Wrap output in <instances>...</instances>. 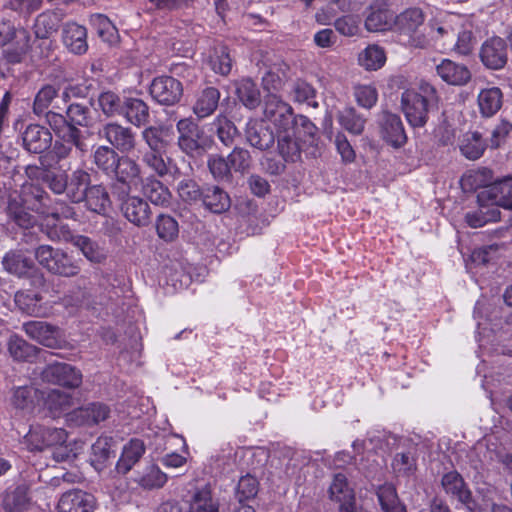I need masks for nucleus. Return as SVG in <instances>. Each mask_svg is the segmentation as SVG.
<instances>
[{"instance_id":"de8ad7c7","label":"nucleus","mask_w":512,"mask_h":512,"mask_svg":"<svg viewBox=\"0 0 512 512\" xmlns=\"http://www.w3.org/2000/svg\"><path fill=\"white\" fill-rule=\"evenodd\" d=\"M49 272L62 277H74L80 272V266L71 256L60 249Z\"/></svg>"},{"instance_id":"a878e982","label":"nucleus","mask_w":512,"mask_h":512,"mask_svg":"<svg viewBox=\"0 0 512 512\" xmlns=\"http://www.w3.org/2000/svg\"><path fill=\"white\" fill-rule=\"evenodd\" d=\"M62 38L64 45L74 54H83L88 49L86 28L75 22L65 24Z\"/></svg>"},{"instance_id":"c9c22d12","label":"nucleus","mask_w":512,"mask_h":512,"mask_svg":"<svg viewBox=\"0 0 512 512\" xmlns=\"http://www.w3.org/2000/svg\"><path fill=\"white\" fill-rule=\"evenodd\" d=\"M44 405L55 417L70 409L73 405L72 395L58 389H51L43 392Z\"/></svg>"},{"instance_id":"4be33fe9","label":"nucleus","mask_w":512,"mask_h":512,"mask_svg":"<svg viewBox=\"0 0 512 512\" xmlns=\"http://www.w3.org/2000/svg\"><path fill=\"white\" fill-rule=\"evenodd\" d=\"M278 139V150L285 161H295L300 156V146L298 141L313 136L305 135L302 127L291 129L288 132L275 134Z\"/></svg>"},{"instance_id":"6ab92c4d","label":"nucleus","mask_w":512,"mask_h":512,"mask_svg":"<svg viewBox=\"0 0 512 512\" xmlns=\"http://www.w3.org/2000/svg\"><path fill=\"white\" fill-rule=\"evenodd\" d=\"M23 330L33 340L49 348L59 345L60 330L44 321H29L23 324Z\"/></svg>"},{"instance_id":"f257e3e1","label":"nucleus","mask_w":512,"mask_h":512,"mask_svg":"<svg viewBox=\"0 0 512 512\" xmlns=\"http://www.w3.org/2000/svg\"><path fill=\"white\" fill-rule=\"evenodd\" d=\"M262 122L272 125L274 134L299 129V127H302L305 135L314 136L316 132L315 125L307 117L295 116L292 107L273 93L265 96Z\"/></svg>"},{"instance_id":"9d476101","label":"nucleus","mask_w":512,"mask_h":512,"mask_svg":"<svg viewBox=\"0 0 512 512\" xmlns=\"http://www.w3.org/2000/svg\"><path fill=\"white\" fill-rule=\"evenodd\" d=\"M150 94L159 104L173 105L180 100L183 87L180 81L171 76L157 77L150 85Z\"/></svg>"},{"instance_id":"f3484780","label":"nucleus","mask_w":512,"mask_h":512,"mask_svg":"<svg viewBox=\"0 0 512 512\" xmlns=\"http://www.w3.org/2000/svg\"><path fill=\"white\" fill-rule=\"evenodd\" d=\"M110 412L108 405L94 402L73 410L68 414V421L79 426H92L106 420L110 416Z\"/></svg>"},{"instance_id":"2f4dec72","label":"nucleus","mask_w":512,"mask_h":512,"mask_svg":"<svg viewBox=\"0 0 512 512\" xmlns=\"http://www.w3.org/2000/svg\"><path fill=\"white\" fill-rule=\"evenodd\" d=\"M441 483L446 493L452 495L470 508L471 492L458 472L451 471L444 474Z\"/></svg>"},{"instance_id":"79ce46f5","label":"nucleus","mask_w":512,"mask_h":512,"mask_svg":"<svg viewBox=\"0 0 512 512\" xmlns=\"http://www.w3.org/2000/svg\"><path fill=\"white\" fill-rule=\"evenodd\" d=\"M23 202L29 205L32 209L41 211L47 207V200L49 196L38 184L32 181H26L22 185L21 190Z\"/></svg>"},{"instance_id":"dca6fc26","label":"nucleus","mask_w":512,"mask_h":512,"mask_svg":"<svg viewBox=\"0 0 512 512\" xmlns=\"http://www.w3.org/2000/svg\"><path fill=\"white\" fill-rule=\"evenodd\" d=\"M96 506L97 501L92 494L74 489L61 496L57 507L59 512H93Z\"/></svg>"},{"instance_id":"e2e57ef3","label":"nucleus","mask_w":512,"mask_h":512,"mask_svg":"<svg viewBox=\"0 0 512 512\" xmlns=\"http://www.w3.org/2000/svg\"><path fill=\"white\" fill-rule=\"evenodd\" d=\"M209 65L215 73L227 75L232 68V60L230 58L227 47H216L213 54L209 58Z\"/></svg>"},{"instance_id":"a211bd4d","label":"nucleus","mask_w":512,"mask_h":512,"mask_svg":"<svg viewBox=\"0 0 512 512\" xmlns=\"http://www.w3.org/2000/svg\"><path fill=\"white\" fill-rule=\"evenodd\" d=\"M61 18L55 12H44L37 16L34 24V33L38 39L43 40L41 46H44L45 51H41V56L48 57L49 52L52 50V41L48 38L55 33L60 25Z\"/></svg>"},{"instance_id":"f704fd0d","label":"nucleus","mask_w":512,"mask_h":512,"mask_svg":"<svg viewBox=\"0 0 512 512\" xmlns=\"http://www.w3.org/2000/svg\"><path fill=\"white\" fill-rule=\"evenodd\" d=\"M358 64L366 71H377L386 62L385 50L377 45L370 44L358 54Z\"/></svg>"},{"instance_id":"1a4fd4ad","label":"nucleus","mask_w":512,"mask_h":512,"mask_svg":"<svg viewBox=\"0 0 512 512\" xmlns=\"http://www.w3.org/2000/svg\"><path fill=\"white\" fill-rule=\"evenodd\" d=\"M43 381L65 387L76 388L82 382L79 370L66 363L47 365L41 372Z\"/></svg>"},{"instance_id":"72a5a7b5","label":"nucleus","mask_w":512,"mask_h":512,"mask_svg":"<svg viewBox=\"0 0 512 512\" xmlns=\"http://www.w3.org/2000/svg\"><path fill=\"white\" fill-rule=\"evenodd\" d=\"M139 190L155 205H164L169 202L170 192L168 188L152 176L142 179Z\"/></svg>"},{"instance_id":"8fccbe9b","label":"nucleus","mask_w":512,"mask_h":512,"mask_svg":"<svg viewBox=\"0 0 512 512\" xmlns=\"http://www.w3.org/2000/svg\"><path fill=\"white\" fill-rule=\"evenodd\" d=\"M14 301L16 306L28 315L38 316L41 313V296L33 291H18L15 294Z\"/></svg>"},{"instance_id":"680f3d73","label":"nucleus","mask_w":512,"mask_h":512,"mask_svg":"<svg viewBox=\"0 0 512 512\" xmlns=\"http://www.w3.org/2000/svg\"><path fill=\"white\" fill-rule=\"evenodd\" d=\"M460 150L467 159L476 160L480 158L485 150L481 135L478 132L467 135L460 146Z\"/></svg>"},{"instance_id":"7ed1b4c3","label":"nucleus","mask_w":512,"mask_h":512,"mask_svg":"<svg viewBox=\"0 0 512 512\" xmlns=\"http://www.w3.org/2000/svg\"><path fill=\"white\" fill-rule=\"evenodd\" d=\"M179 149L187 155L199 154L212 145V139L191 118H182L176 124Z\"/></svg>"},{"instance_id":"0e129e2a","label":"nucleus","mask_w":512,"mask_h":512,"mask_svg":"<svg viewBox=\"0 0 512 512\" xmlns=\"http://www.w3.org/2000/svg\"><path fill=\"white\" fill-rule=\"evenodd\" d=\"M361 19L357 15H344L337 18L334 22L336 31L345 37L358 36L361 32Z\"/></svg>"},{"instance_id":"bb28decb","label":"nucleus","mask_w":512,"mask_h":512,"mask_svg":"<svg viewBox=\"0 0 512 512\" xmlns=\"http://www.w3.org/2000/svg\"><path fill=\"white\" fill-rule=\"evenodd\" d=\"M144 453V442L140 439H131L122 449L121 456L116 463V472L122 475L127 474L142 458Z\"/></svg>"},{"instance_id":"412c9836","label":"nucleus","mask_w":512,"mask_h":512,"mask_svg":"<svg viewBox=\"0 0 512 512\" xmlns=\"http://www.w3.org/2000/svg\"><path fill=\"white\" fill-rule=\"evenodd\" d=\"M382 138L393 147H401L407 141V136L400 117L384 112L381 119Z\"/></svg>"},{"instance_id":"052dcab7","label":"nucleus","mask_w":512,"mask_h":512,"mask_svg":"<svg viewBox=\"0 0 512 512\" xmlns=\"http://www.w3.org/2000/svg\"><path fill=\"white\" fill-rule=\"evenodd\" d=\"M456 17H450L442 23L430 24L431 35L436 41H442L443 45L451 44L457 30Z\"/></svg>"},{"instance_id":"9b49d317","label":"nucleus","mask_w":512,"mask_h":512,"mask_svg":"<svg viewBox=\"0 0 512 512\" xmlns=\"http://www.w3.org/2000/svg\"><path fill=\"white\" fill-rule=\"evenodd\" d=\"M481 202H490L495 207L512 210V176L495 181L478 194Z\"/></svg>"},{"instance_id":"5fc2aeb1","label":"nucleus","mask_w":512,"mask_h":512,"mask_svg":"<svg viewBox=\"0 0 512 512\" xmlns=\"http://www.w3.org/2000/svg\"><path fill=\"white\" fill-rule=\"evenodd\" d=\"M189 512H218V503L213 499L208 488L195 492L190 502Z\"/></svg>"},{"instance_id":"f8f14e48","label":"nucleus","mask_w":512,"mask_h":512,"mask_svg":"<svg viewBox=\"0 0 512 512\" xmlns=\"http://www.w3.org/2000/svg\"><path fill=\"white\" fill-rule=\"evenodd\" d=\"M99 136L106 139L121 153H129L136 146L135 134L128 127L117 123H108L99 130Z\"/></svg>"},{"instance_id":"20e7f679","label":"nucleus","mask_w":512,"mask_h":512,"mask_svg":"<svg viewBox=\"0 0 512 512\" xmlns=\"http://www.w3.org/2000/svg\"><path fill=\"white\" fill-rule=\"evenodd\" d=\"M424 22V14L419 8H409L395 16L394 29L403 36H407V43L416 48H424L428 41L424 35L418 33V28Z\"/></svg>"},{"instance_id":"c85d7f7f","label":"nucleus","mask_w":512,"mask_h":512,"mask_svg":"<svg viewBox=\"0 0 512 512\" xmlns=\"http://www.w3.org/2000/svg\"><path fill=\"white\" fill-rule=\"evenodd\" d=\"M63 238L70 241L78 248L83 256L91 263H102L106 259V253L97 242L84 235H63Z\"/></svg>"},{"instance_id":"774afa93","label":"nucleus","mask_w":512,"mask_h":512,"mask_svg":"<svg viewBox=\"0 0 512 512\" xmlns=\"http://www.w3.org/2000/svg\"><path fill=\"white\" fill-rule=\"evenodd\" d=\"M158 236L165 241H172L178 235V223L169 215H160L156 221Z\"/></svg>"},{"instance_id":"393cba45","label":"nucleus","mask_w":512,"mask_h":512,"mask_svg":"<svg viewBox=\"0 0 512 512\" xmlns=\"http://www.w3.org/2000/svg\"><path fill=\"white\" fill-rule=\"evenodd\" d=\"M134 482L145 491L162 489L168 482V475L156 464H149L137 472Z\"/></svg>"},{"instance_id":"603ef678","label":"nucleus","mask_w":512,"mask_h":512,"mask_svg":"<svg viewBox=\"0 0 512 512\" xmlns=\"http://www.w3.org/2000/svg\"><path fill=\"white\" fill-rule=\"evenodd\" d=\"M120 157L113 148L108 146L97 147L93 155L96 166L107 174L113 172Z\"/></svg>"},{"instance_id":"49530a36","label":"nucleus","mask_w":512,"mask_h":512,"mask_svg":"<svg viewBox=\"0 0 512 512\" xmlns=\"http://www.w3.org/2000/svg\"><path fill=\"white\" fill-rule=\"evenodd\" d=\"M7 348L10 356L16 361H28L36 356L35 346L26 342L22 337L13 334L7 341Z\"/></svg>"},{"instance_id":"58836bf2","label":"nucleus","mask_w":512,"mask_h":512,"mask_svg":"<svg viewBox=\"0 0 512 512\" xmlns=\"http://www.w3.org/2000/svg\"><path fill=\"white\" fill-rule=\"evenodd\" d=\"M203 204L213 213H222L229 209L228 194L217 186L206 187L202 191Z\"/></svg>"},{"instance_id":"4d7b16f0","label":"nucleus","mask_w":512,"mask_h":512,"mask_svg":"<svg viewBox=\"0 0 512 512\" xmlns=\"http://www.w3.org/2000/svg\"><path fill=\"white\" fill-rule=\"evenodd\" d=\"M47 121L53 131L57 134L58 138L70 137L71 139H74L76 132H80V130L69 123L62 114L48 112Z\"/></svg>"},{"instance_id":"f03ea898","label":"nucleus","mask_w":512,"mask_h":512,"mask_svg":"<svg viewBox=\"0 0 512 512\" xmlns=\"http://www.w3.org/2000/svg\"><path fill=\"white\" fill-rule=\"evenodd\" d=\"M437 91L428 82H420L417 88L406 89L401 96V108L412 127H423L428 120L430 105L437 102Z\"/></svg>"},{"instance_id":"2eb2a0df","label":"nucleus","mask_w":512,"mask_h":512,"mask_svg":"<svg viewBox=\"0 0 512 512\" xmlns=\"http://www.w3.org/2000/svg\"><path fill=\"white\" fill-rule=\"evenodd\" d=\"M123 199L121 211L124 217L137 227L147 226L151 222V208L149 204L139 196H129Z\"/></svg>"},{"instance_id":"37998d69","label":"nucleus","mask_w":512,"mask_h":512,"mask_svg":"<svg viewBox=\"0 0 512 512\" xmlns=\"http://www.w3.org/2000/svg\"><path fill=\"white\" fill-rule=\"evenodd\" d=\"M170 129L150 126L142 131V138L149 147V151H164L169 144L167 137Z\"/></svg>"},{"instance_id":"09e8293b","label":"nucleus","mask_w":512,"mask_h":512,"mask_svg":"<svg viewBox=\"0 0 512 512\" xmlns=\"http://www.w3.org/2000/svg\"><path fill=\"white\" fill-rule=\"evenodd\" d=\"M377 496L381 508L385 512H406L403 505L399 503L396 489L391 484H384L378 488Z\"/></svg>"},{"instance_id":"69168bd1","label":"nucleus","mask_w":512,"mask_h":512,"mask_svg":"<svg viewBox=\"0 0 512 512\" xmlns=\"http://www.w3.org/2000/svg\"><path fill=\"white\" fill-rule=\"evenodd\" d=\"M219 140L225 145L229 146L237 134V128L234 123L227 117L219 115L213 122Z\"/></svg>"},{"instance_id":"bf43d9fd","label":"nucleus","mask_w":512,"mask_h":512,"mask_svg":"<svg viewBox=\"0 0 512 512\" xmlns=\"http://www.w3.org/2000/svg\"><path fill=\"white\" fill-rule=\"evenodd\" d=\"M237 94L240 101L249 109L258 106L260 93L256 84L250 79H242L237 87Z\"/></svg>"},{"instance_id":"338daca9","label":"nucleus","mask_w":512,"mask_h":512,"mask_svg":"<svg viewBox=\"0 0 512 512\" xmlns=\"http://www.w3.org/2000/svg\"><path fill=\"white\" fill-rule=\"evenodd\" d=\"M512 133V123L501 119L491 130V136L488 140V146L491 149H497L503 146Z\"/></svg>"},{"instance_id":"4468645a","label":"nucleus","mask_w":512,"mask_h":512,"mask_svg":"<svg viewBox=\"0 0 512 512\" xmlns=\"http://www.w3.org/2000/svg\"><path fill=\"white\" fill-rule=\"evenodd\" d=\"M42 398L43 392L32 384L16 386L11 390L10 403L14 409L23 414H32Z\"/></svg>"},{"instance_id":"39448f33","label":"nucleus","mask_w":512,"mask_h":512,"mask_svg":"<svg viewBox=\"0 0 512 512\" xmlns=\"http://www.w3.org/2000/svg\"><path fill=\"white\" fill-rule=\"evenodd\" d=\"M67 432L62 428H50L40 424L31 425L23 437V444L29 451H42L48 447L64 444Z\"/></svg>"},{"instance_id":"c756f323","label":"nucleus","mask_w":512,"mask_h":512,"mask_svg":"<svg viewBox=\"0 0 512 512\" xmlns=\"http://www.w3.org/2000/svg\"><path fill=\"white\" fill-rule=\"evenodd\" d=\"M91 451L90 463L96 471L101 472L115 455L114 441L110 437L101 436L93 443Z\"/></svg>"},{"instance_id":"3c124183","label":"nucleus","mask_w":512,"mask_h":512,"mask_svg":"<svg viewBox=\"0 0 512 512\" xmlns=\"http://www.w3.org/2000/svg\"><path fill=\"white\" fill-rule=\"evenodd\" d=\"M163 152L147 151L142 156V163L159 177H164L170 172V159L165 158Z\"/></svg>"},{"instance_id":"e433bc0d","label":"nucleus","mask_w":512,"mask_h":512,"mask_svg":"<svg viewBox=\"0 0 512 512\" xmlns=\"http://www.w3.org/2000/svg\"><path fill=\"white\" fill-rule=\"evenodd\" d=\"M479 208L476 211L467 213L465 216L467 224L472 228H479L489 222H496L500 219V210L489 205L490 202L479 201Z\"/></svg>"},{"instance_id":"ea45409f","label":"nucleus","mask_w":512,"mask_h":512,"mask_svg":"<svg viewBox=\"0 0 512 512\" xmlns=\"http://www.w3.org/2000/svg\"><path fill=\"white\" fill-rule=\"evenodd\" d=\"M2 265L5 271L17 277L27 275L33 268L31 259L19 251L7 252L2 259Z\"/></svg>"},{"instance_id":"6e6d98bb","label":"nucleus","mask_w":512,"mask_h":512,"mask_svg":"<svg viewBox=\"0 0 512 512\" xmlns=\"http://www.w3.org/2000/svg\"><path fill=\"white\" fill-rule=\"evenodd\" d=\"M353 95L357 104L365 109H371L378 100V91L374 84H355Z\"/></svg>"},{"instance_id":"a19ab883","label":"nucleus","mask_w":512,"mask_h":512,"mask_svg":"<svg viewBox=\"0 0 512 512\" xmlns=\"http://www.w3.org/2000/svg\"><path fill=\"white\" fill-rule=\"evenodd\" d=\"M87 208L98 214H104L110 207V197L102 185H92L85 193Z\"/></svg>"},{"instance_id":"6e6552de","label":"nucleus","mask_w":512,"mask_h":512,"mask_svg":"<svg viewBox=\"0 0 512 512\" xmlns=\"http://www.w3.org/2000/svg\"><path fill=\"white\" fill-rule=\"evenodd\" d=\"M480 60L483 65L491 70L504 68L508 59V46L504 39L491 37L480 48Z\"/></svg>"},{"instance_id":"ddd939ff","label":"nucleus","mask_w":512,"mask_h":512,"mask_svg":"<svg viewBox=\"0 0 512 512\" xmlns=\"http://www.w3.org/2000/svg\"><path fill=\"white\" fill-rule=\"evenodd\" d=\"M32 49V36L24 27H18L9 43L4 46L3 57L11 64L21 63Z\"/></svg>"},{"instance_id":"a18cd8bd","label":"nucleus","mask_w":512,"mask_h":512,"mask_svg":"<svg viewBox=\"0 0 512 512\" xmlns=\"http://www.w3.org/2000/svg\"><path fill=\"white\" fill-rule=\"evenodd\" d=\"M339 124L349 133L360 135L364 131L366 118L352 107H346L337 115Z\"/></svg>"},{"instance_id":"aec40b11","label":"nucleus","mask_w":512,"mask_h":512,"mask_svg":"<svg viewBox=\"0 0 512 512\" xmlns=\"http://www.w3.org/2000/svg\"><path fill=\"white\" fill-rule=\"evenodd\" d=\"M437 75L449 85L462 86L471 79L469 69L464 65L450 59H443L436 66Z\"/></svg>"},{"instance_id":"423d86ee","label":"nucleus","mask_w":512,"mask_h":512,"mask_svg":"<svg viewBox=\"0 0 512 512\" xmlns=\"http://www.w3.org/2000/svg\"><path fill=\"white\" fill-rule=\"evenodd\" d=\"M112 173L115 175L116 183L121 185L122 195L139 190L143 176L140 165L134 159L121 156Z\"/></svg>"},{"instance_id":"13d9d810","label":"nucleus","mask_w":512,"mask_h":512,"mask_svg":"<svg viewBox=\"0 0 512 512\" xmlns=\"http://www.w3.org/2000/svg\"><path fill=\"white\" fill-rule=\"evenodd\" d=\"M28 491L25 486H18L13 491L7 492L3 505L10 512H22L28 505Z\"/></svg>"},{"instance_id":"cd10ccee","label":"nucleus","mask_w":512,"mask_h":512,"mask_svg":"<svg viewBox=\"0 0 512 512\" xmlns=\"http://www.w3.org/2000/svg\"><path fill=\"white\" fill-rule=\"evenodd\" d=\"M246 139L248 143L259 149L266 150L270 148L275 141V134L263 122L251 120L246 126Z\"/></svg>"},{"instance_id":"5701e85b","label":"nucleus","mask_w":512,"mask_h":512,"mask_svg":"<svg viewBox=\"0 0 512 512\" xmlns=\"http://www.w3.org/2000/svg\"><path fill=\"white\" fill-rule=\"evenodd\" d=\"M24 147L32 153H42L51 145L52 136L48 129L38 124L29 125L22 136Z\"/></svg>"},{"instance_id":"b1692460","label":"nucleus","mask_w":512,"mask_h":512,"mask_svg":"<svg viewBox=\"0 0 512 512\" xmlns=\"http://www.w3.org/2000/svg\"><path fill=\"white\" fill-rule=\"evenodd\" d=\"M330 499L339 503L340 512L351 511L355 502L353 489L350 488L343 474H336L329 488Z\"/></svg>"},{"instance_id":"7c9ffc66","label":"nucleus","mask_w":512,"mask_h":512,"mask_svg":"<svg viewBox=\"0 0 512 512\" xmlns=\"http://www.w3.org/2000/svg\"><path fill=\"white\" fill-rule=\"evenodd\" d=\"M90 180V174L83 169H76L68 176V185L65 193L71 202L79 203L84 200L85 193L90 187Z\"/></svg>"},{"instance_id":"0eeeda50","label":"nucleus","mask_w":512,"mask_h":512,"mask_svg":"<svg viewBox=\"0 0 512 512\" xmlns=\"http://www.w3.org/2000/svg\"><path fill=\"white\" fill-rule=\"evenodd\" d=\"M395 15L384 0L373 1L367 9L364 25L369 32H384L394 28Z\"/></svg>"},{"instance_id":"c03bdc74","label":"nucleus","mask_w":512,"mask_h":512,"mask_svg":"<svg viewBox=\"0 0 512 512\" xmlns=\"http://www.w3.org/2000/svg\"><path fill=\"white\" fill-rule=\"evenodd\" d=\"M126 119L135 126L145 124L149 119V109L141 99L129 98L124 103Z\"/></svg>"},{"instance_id":"864d4df0","label":"nucleus","mask_w":512,"mask_h":512,"mask_svg":"<svg viewBox=\"0 0 512 512\" xmlns=\"http://www.w3.org/2000/svg\"><path fill=\"white\" fill-rule=\"evenodd\" d=\"M90 23L103 41L110 44L116 42L118 38L117 29L105 15H92Z\"/></svg>"},{"instance_id":"473e14b6","label":"nucleus","mask_w":512,"mask_h":512,"mask_svg":"<svg viewBox=\"0 0 512 512\" xmlns=\"http://www.w3.org/2000/svg\"><path fill=\"white\" fill-rule=\"evenodd\" d=\"M220 92L214 87H207L197 96L193 105V113L203 119L214 113L218 106Z\"/></svg>"},{"instance_id":"4c0bfd02","label":"nucleus","mask_w":512,"mask_h":512,"mask_svg":"<svg viewBox=\"0 0 512 512\" xmlns=\"http://www.w3.org/2000/svg\"><path fill=\"white\" fill-rule=\"evenodd\" d=\"M502 92L498 87L483 89L478 94V106L484 117L496 114L502 106Z\"/></svg>"}]
</instances>
